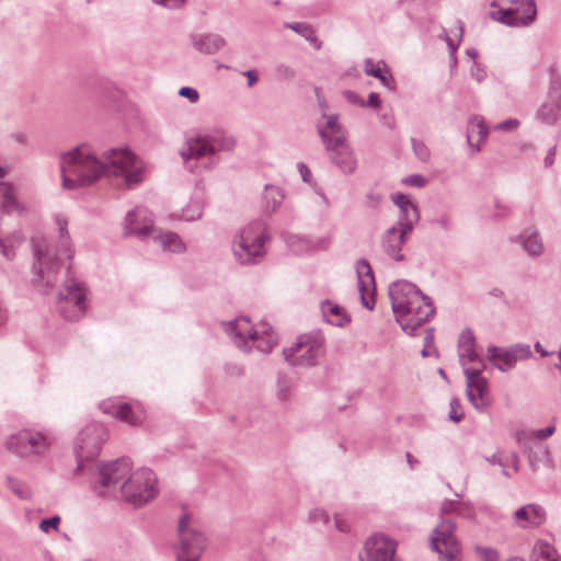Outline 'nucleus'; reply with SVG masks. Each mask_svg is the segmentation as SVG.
<instances>
[{"label":"nucleus","instance_id":"25","mask_svg":"<svg viewBox=\"0 0 561 561\" xmlns=\"http://www.w3.org/2000/svg\"><path fill=\"white\" fill-rule=\"evenodd\" d=\"M320 310L323 320L331 325L345 328L351 323V314L337 302L327 299L321 301Z\"/></svg>","mask_w":561,"mask_h":561},{"label":"nucleus","instance_id":"61","mask_svg":"<svg viewBox=\"0 0 561 561\" xmlns=\"http://www.w3.org/2000/svg\"><path fill=\"white\" fill-rule=\"evenodd\" d=\"M529 256L537 257L542 254V248H526Z\"/></svg>","mask_w":561,"mask_h":561},{"label":"nucleus","instance_id":"17","mask_svg":"<svg viewBox=\"0 0 561 561\" xmlns=\"http://www.w3.org/2000/svg\"><path fill=\"white\" fill-rule=\"evenodd\" d=\"M234 146V140L231 137L217 135L213 137H195L190 138L185 147L181 149L180 156L184 161L192 158H202L213 154L217 151L231 150Z\"/></svg>","mask_w":561,"mask_h":561},{"label":"nucleus","instance_id":"24","mask_svg":"<svg viewBox=\"0 0 561 561\" xmlns=\"http://www.w3.org/2000/svg\"><path fill=\"white\" fill-rule=\"evenodd\" d=\"M458 355L460 364L466 370V367L479 366L484 364L474 347V336L471 331H463L459 336Z\"/></svg>","mask_w":561,"mask_h":561},{"label":"nucleus","instance_id":"3","mask_svg":"<svg viewBox=\"0 0 561 561\" xmlns=\"http://www.w3.org/2000/svg\"><path fill=\"white\" fill-rule=\"evenodd\" d=\"M72 248H34L32 264V285L41 294L53 290L65 274L72 275Z\"/></svg>","mask_w":561,"mask_h":561},{"label":"nucleus","instance_id":"35","mask_svg":"<svg viewBox=\"0 0 561 561\" xmlns=\"http://www.w3.org/2000/svg\"><path fill=\"white\" fill-rule=\"evenodd\" d=\"M225 44V41L215 35L204 37L199 43V49L205 53H215L220 49Z\"/></svg>","mask_w":561,"mask_h":561},{"label":"nucleus","instance_id":"64","mask_svg":"<svg viewBox=\"0 0 561 561\" xmlns=\"http://www.w3.org/2000/svg\"><path fill=\"white\" fill-rule=\"evenodd\" d=\"M434 341V335L432 333V331H427L426 332V335L424 337V343H425V346H430Z\"/></svg>","mask_w":561,"mask_h":561},{"label":"nucleus","instance_id":"22","mask_svg":"<svg viewBox=\"0 0 561 561\" xmlns=\"http://www.w3.org/2000/svg\"><path fill=\"white\" fill-rule=\"evenodd\" d=\"M392 202L401 209L403 221L390 229V233H398V241H404V237L412 230V226L419 220V210L415 204L403 194H393Z\"/></svg>","mask_w":561,"mask_h":561},{"label":"nucleus","instance_id":"56","mask_svg":"<svg viewBox=\"0 0 561 561\" xmlns=\"http://www.w3.org/2000/svg\"><path fill=\"white\" fill-rule=\"evenodd\" d=\"M248 79V85L252 87L257 81V73L254 70H248L244 72Z\"/></svg>","mask_w":561,"mask_h":561},{"label":"nucleus","instance_id":"53","mask_svg":"<svg viewBox=\"0 0 561 561\" xmlns=\"http://www.w3.org/2000/svg\"><path fill=\"white\" fill-rule=\"evenodd\" d=\"M153 2L165 8L175 9L181 7L185 0H153Z\"/></svg>","mask_w":561,"mask_h":561},{"label":"nucleus","instance_id":"37","mask_svg":"<svg viewBox=\"0 0 561 561\" xmlns=\"http://www.w3.org/2000/svg\"><path fill=\"white\" fill-rule=\"evenodd\" d=\"M525 454L527 455L528 462L533 471H537L539 469L542 458L547 455L546 450L540 446H536V448L533 447L525 451Z\"/></svg>","mask_w":561,"mask_h":561},{"label":"nucleus","instance_id":"49","mask_svg":"<svg viewBox=\"0 0 561 561\" xmlns=\"http://www.w3.org/2000/svg\"><path fill=\"white\" fill-rule=\"evenodd\" d=\"M179 94L190 100L191 103H196L199 99L198 92L190 87H183L179 90Z\"/></svg>","mask_w":561,"mask_h":561},{"label":"nucleus","instance_id":"47","mask_svg":"<svg viewBox=\"0 0 561 561\" xmlns=\"http://www.w3.org/2000/svg\"><path fill=\"white\" fill-rule=\"evenodd\" d=\"M488 461L492 465H497L502 468V472L505 477L510 478L512 477V473L506 469V462L504 461V455L502 454H494L490 458H488Z\"/></svg>","mask_w":561,"mask_h":561},{"label":"nucleus","instance_id":"7","mask_svg":"<svg viewBox=\"0 0 561 561\" xmlns=\"http://www.w3.org/2000/svg\"><path fill=\"white\" fill-rule=\"evenodd\" d=\"M53 445L49 433L25 427L9 435L5 439V448L22 459L43 458Z\"/></svg>","mask_w":561,"mask_h":561},{"label":"nucleus","instance_id":"13","mask_svg":"<svg viewBox=\"0 0 561 561\" xmlns=\"http://www.w3.org/2000/svg\"><path fill=\"white\" fill-rule=\"evenodd\" d=\"M105 437V428L98 423L87 425L78 434L75 442L78 473H83L88 463L98 456Z\"/></svg>","mask_w":561,"mask_h":561},{"label":"nucleus","instance_id":"6","mask_svg":"<svg viewBox=\"0 0 561 561\" xmlns=\"http://www.w3.org/2000/svg\"><path fill=\"white\" fill-rule=\"evenodd\" d=\"M325 353V339L320 331L300 334L295 342L283 350L285 360L294 367L317 366Z\"/></svg>","mask_w":561,"mask_h":561},{"label":"nucleus","instance_id":"5","mask_svg":"<svg viewBox=\"0 0 561 561\" xmlns=\"http://www.w3.org/2000/svg\"><path fill=\"white\" fill-rule=\"evenodd\" d=\"M104 178L119 180L127 187L142 182L146 167L128 148H113L103 152Z\"/></svg>","mask_w":561,"mask_h":561},{"label":"nucleus","instance_id":"48","mask_svg":"<svg viewBox=\"0 0 561 561\" xmlns=\"http://www.w3.org/2000/svg\"><path fill=\"white\" fill-rule=\"evenodd\" d=\"M556 432V426L553 424L547 426L546 428L531 431V435L534 438L543 440L550 436H552Z\"/></svg>","mask_w":561,"mask_h":561},{"label":"nucleus","instance_id":"30","mask_svg":"<svg viewBox=\"0 0 561 561\" xmlns=\"http://www.w3.org/2000/svg\"><path fill=\"white\" fill-rule=\"evenodd\" d=\"M488 136V128L482 118L474 117L468 124L467 139L470 147L480 149V145Z\"/></svg>","mask_w":561,"mask_h":561},{"label":"nucleus","instance_id":"20","mask_svg":"<svg viewBox=\"0 0 561 561\" xmlns=\"http://www.w3.org/2000/svg\"><path fill=\"white\" fill-rule=\"evenodd\" d=\"M356 274L360 304L367 310H373L376 305V284L370 264L366 260L357 261Z\"/></svg>","mask_w":561,"mask_h":561},{"label":"nucleus","instance_id":"1","mask_svg":"<svg viewBox=\"0 0 561 561\" xmlns=\"http://www.w3.org/2000/svg\"><path fill=\"white\" fill-rule=\"evenodd\" d=\"M389 297L396 320L409 334H413L435 313L431 298L410 282L392 283L389 287Z\"/></svg>","mask_w":561,"mask_h":561},{"label":"nucleus","instance_id":"59","mask_svg":"<svg viewBox=\"0 0 561 561\" xmlns=\"http://www.w3.org/2000/svg\"><path fill=\"white\" fill-rule=\"evenodd\" d=\"M58 224H59L61 242H67L68 239L66 237L68 234V231H67V228H66V221L59 220Z\"/></svg>","mask_w":561,"mask_h":561},{"label":"nucleus","instance_id":"36","mask_svg":"<svg viewBox=\"0 0 561 561\" xmlns=\"http://www.w3.org/2000/svg\"><path fill=\"white\" fill-rule=\"evenodd\" d=\"M266 207L271 210H275L276 207L283 201V194L277 187L268 186L265 188Z\"/></svg>","mask_w":561,"mask_h":561},{"label":"nucleus","instance_id":"40","mask_svg":"<svg viewBox=\"0 0 561 561\" xmlns=\"http://www.w3.org/2000/svg\"><path fill=\"white\" fill-rule=\"evenodd\" d=\"M308 518H309V522L314 525H320V524L328 525L330 522L329 514L323 508H319V507L312 508L309 512Z\"/></svg>","mask_w":561,"mask_h":561},{"label":"nucleus","instance_id":"15","mask_svg":"<svg viewBox=\"0 0 561 561\" xmlns=\"http://www.w3.org/2000/svg\"><path fill=\"white\" fill-rule=\"evenodd\" d=\"M180 550L178 561H199L206 547L205 536L191 524L188 516H183L179 522Z\"/></svg>","mask_w":561,"mask_h":561},{"label":"nucleus","instance_id":"26","mask_svg":"<svg viewBox=\"0 0 561 561\" xmlns=\"http://www.w3.org/2000/svg\"><path fill=\"white\" fill-rule=\"evenodd\" d=\"M270 241V232L265 226L261 222H253L242 230L239 245H264Z\"/></svg>","mask_w":561,"mask_h":561},{"label":"nucleus","instance_id":"46","mask_svg":"<svg viewBox=\"0 0 561 561\" xmlns=\"http://www.w3.org/2000/svg\"><path fill=\"white\" fill-rule=\"evenodd\" d=\"M476 550L482 561H497L499 560L497 552L492 548L477 547Z\"/></svg>","mask_w":561,"mask_h":561},{"label":"nucleus","instance_id":"14","mask_svg":"<svg viewBox=\"0 0 561 561\" xmlns=\"http://www.w3.org/2000/svg\"><path fill=\"white\" fill-rule=\"evenodd\" d=\"M485 368L484 364L479 366L466 367V392L469 402L478 412H485L491 405V394L489 380L482 376Z\"/></svg>","mask_w":561,"mask_h":561},{"label":"nucleus","instance_id":"51","mask_svg":"<svg viewBox=\"0 0 561 561\" xmlns=\"http://www.w3.org/2000/svg\"><path fill=\"white\" fill-rule=\"evenodd\" d=\"M334 525L339 531L345 533L350 529L347 519L342 514L334 515Z\"/></svg>","mask_w":561,"mask_h":561},{"label":"nucleus","instance_id":"38","mask_svg":"<svg viewBox=\"0 0 561 561\" xmlns=\"http://www.w3.org/2000/svg\"><path fill=\"white\" fill-rule=\"evenodd\" d=\"M515 439L519 447L525 451L533 448L534 444V435H531V431L519 430L515 433Z\"/></svg>","mask_w":561,"mask_h":561},{"label":"nucleus","instance_id":"12","mask_svg":"<svg viewBox=\"0 0 561 561\" xmlns=\"http://www.w3.org/2000/svg\"><path fill=\"white\" fill-rule=\"evenodd\" d=\"M320 134L327 144L328 150L332 152V160L345 172H352L356 167V161L345 142L341 126L336 117L329 116L325 127L320 129Z\"/></svg>","mask_w":561,"mask_h":561},{"label":"nucleus","instance_id":"28","mask_svg":"<svg viewBox=\"0 0 561 561\" xmlns=\"http://www.w3.org/2000/svg\"><path fill=\"white\" fill-rule=\"evenodd\" d=\"M440 511L443 514L453 513L466 519L476 518V511L473 505L466 501L446 500L442 503Z\"/></svg>","mask_w":561,"mask_h":561},{"label":"nucleus","instance_id":"58","mask_svg":"<svg viewBox=\"0 0 561 561\" xmlns=\"http://www.w3.org/2000/svg\"><path fill=\"white\" fill-rule=\"evenodd\" d=\"M539 241L540 240H539L538 233L534 232L523 242H524V245H534V244L538 243Z\"/></svg>","mask_w":561,"mask_h":561},{"label":"nucleus","instance_id":"11","mask_svg":"<svg viewBox=\"0 0 561 561\" xmlns=\"http://www.w3.org/2000/svg\"><path fill=\"white\" fill-rule=\"evenodd\" d=\"M57 308L68 321H77L83 317L88 308L87 289L73 274L67 277L58 295Z\"/></svg>","mask_w":561,"mask_h":561},{"label":"nucleus","instance_id":"63","mask_svg":"<svg viewBox=\"0 0 561 561\" xmlns=\"http://www.w3.org/2000/svg\"><path fill=\"white\" fill-rule=\"evenodd\" d=\"M407 460L410 469H414L419 465V460L415 459L410 453H407Z\"/></svg>","mask_w":561,"mask_h":561},{"label":"nucleus","instance_id":"19","mask_svg":"<svg viewBox=\"0 0 561 561\" xmlns=\"http://www.w3.org/2000/svg\"><path fill=\"white\" fill-rule=\"evenodd\" d=\"M486 356L499 370L508 371L515 367L518 360L530 357L531 351L527 344H517L507 348L490 346Z\"/></svg>","mask_w":561,"mask_h":561},{"label":"nucleus","instance_id":"44","mask_svg":"<svg viewBox=\"0 0 561 561\" xmlns=\"http://www.w3.org/2000/svg\"><path fill=\"white\" fill-rule=\"evenodd\" d=\"M504 461L506 462V469L511 473H516L519 471V457L517 453L512 451L507 455H504Z\"/></svg>","mask_w":561,"mask_h":561},{"label":"nucleus","instance_id":"33","mask_svg":"<svg viewBox=\"0 0 561 561\" xmlns=\"http://www.w3.org/2000/svg\"><path fill=\"white\" fill-rule=\"evenodd\" d=\"M364 71L368 76L378 78L383 83V85L390 87L391 77L387 76L388 70L385 62H374L373 60L367 59L364 64Z\"/></svg>","mask_w":561,"mask_h":561},{"label":"nucleus","instance_id":"54","mask_svg":"<svg viewBox=\"0 0 561 561\" xmlns=\"http://www.w3.org/2000/svg\"><path fill=\"white\" fill-rule=\"evenodd\" d=\"M344 96L352 104H357L360 106L366 105L365 102L356 93H354L352 91H345Z\"/></svg>","mask_w":561,"mask_h":561},{"label":"nucleus","instance_id":"57","mask_svg":"<svg viewBox=\"0 0 561 561\" xmlns=\"http://www.w3.org/2000/svg\"><path fill=\"white\" fill-rule=\"evenodd\" d=\"M299 172H300V174L302 176V180L305 182H309L310 176H311V172H310V170L305 164H300L299 165Z\"/></svg>","mask_w":561,"mask_h":561},{"label":"nucleus","instance_id":"42","mask_svg":"<svg viewBox=\"0 0 561 561\" xmlns=\"http://www.w3.org/2000/svg\"><path fill=\"white\" fill-rule=\"evenodd\" d=\"M463 417L461 404L457 398H453L449 402L448 419L455 423H458Z\"/></svg>","mask_w":561,"mask_h":561},{"label":"nucleus","instance_id":"31","mask_svg":"<svg viewBox=\"0 0 561 561\" xmlns=\"http://www.w3.org/2000/svg\"><path fill=\"white\" fill-rule=\"evenodd\" d=\"M7 486L15 496L22 501H30L33 497L32 486L21 479L8 477Z\"/></svg>","mask_w":561,"mask_h":561},{"label":"nucleus","instance_id":"18","mask_svg":"<svg viewBox=\"0 0 561 561\" xmlns=\"http://www.w3.org/2000/svg\"><path fill=\"white\" fill-rule=\"evenodd\" d=\"M396 550L397 542L392 538L374 534L365 541L360 561H401L396 556Z\"/></svg>","mask_w":561,"mask_h":561},{"label":"nucleus","instance_id":"9","mask_svg":"<svg viewBox=\"0 0 561 561\" xmlns=\"http://www.w3.org/2000/svg\"><path fill=\"white\" fill-rule=\"evenodd\" d=\"M127 458L116 459L98 467V474L92 481V490L101 497L113 499L121 494V485L127 480L131 470Z\"/></svg>","mask_w":561,"mask_h":561},{"label":"nucleus","instance_id":"62","mask_svg":"<svg viewBox=\"0 0 561 561\" xmlns=\"http://www.w3.org/2000/svg\"><path fill=\"white\" fill-rule=\"evenodd\" d=\"M387 241L389 243H404L407 240L404 239V241H398V233L391 234L389 229L387 232Z\"/></svg>","mask_w":561,"mask_h":561},{"label":"nucleus","instance_id":"4","mask_svg":"<svg viewBox=\"0 0 561 561\" xmlns=\"http://www.w3.org/2000/svg\"><path fill=\"white\" fill-rule=\"evenodd\" d=\"M233 344L243 352L253 348L262 354L270 353L278 343L277 334L265 322L253 324L248 317H238L225 325Z\"/></svg>","mask_w":561,"mask_h":561},{"label":"nucleus","instance_id":"27","mask_svg":"<svg viewBox=\"0 0 561 561\" xmlns=\"http://www.w3.org/2000/svg\"><path fill=\"white\" fill-rule=\"evenodd\" d=\"M515 522L522 527L540 525L545 519V511L536 504H527L514 513Z\"/></svg>","mask_w":561,"mask_h":561},{"label":"nucleus","instance_id":"23","mask_svg":"<svg viewBox=\"0 0 561 561\" xmlns=\"http://www.w3.org/2000/svg\"><path fill=\"white\" fill-rule=\"evenodd\" d=\"M126 234L138 237L146 236L152 231V218L150 211L145 207H136L130 210L124 221Z\"/></svg>","mask_w":561,"mask_h":561},{"label":"nucleus","instance_id":"16","mask_svg":"<svg viewBox=\"0 0 561 561\" xmlns=\"http://www.w3.org/2000/svg\"><path fill=\"white\" fill-rule=\"evenodd\" d=\"M455 524L443 519L431 536V546L439 554L440 561H460V546L454 534Z\"/></svg>","mask_w":561,"mask_h":561},{"label":"nucleus","instance_id":"45","mask_svg":"<svg viewBox=\"0 0 561 561\" xmlns=\"http://www.w3.org/2000/svg\"><path fill=\"white\" fill-rule=\"evenodd\" d=\"M402 250L403 248H385V255L389 261L399 263L407 257Z\"/></svg>","mask_w":561,"mask_h":561},{"label":"nucleus","instance_id":"10","mask_svg":"<svg viewBox=\"0 0 561 561\" xmlns=\"http://www.w3.org/2000/svg\"><path fill=\"white\" fill-rule=\"evenodd\" d=\"M537 14L534 0H493L489 16L508 26L530 24Z\"/></svg>","mask_w":561,"mask_h":561},{"label":"nucleus","instance_id":"43","mask_svg":"<svg viewBox=\"0 0 561 561\" xmlns=\"http://www.w3.org/2000/svg\"><path fill=\"white\" fill-rule=\"evenodd\" d=\"M156 240L160 242L161 245H174L181 242L179 236L170 231L159 232Z\"/></svg>","mask_w":561,"mask_h":561},{"label":"nucleus","instance_id":"39","mask_svg":"<svg viewBox=\"0 0 561 561\" xmlns=\"http://www.w3.org/2000/svg\"><path fill=\"white\" fill-rule=\"evenodd\" d=\"M559 110H560V103L557 102V103H553L552 105H547L545 104L540 112H539V115L540 117L547 122V123H551V122H554L558 117V114H559Z\"/></svg>","mask_w":561,"mask_h":561},{"label":"nucleus","instance_id":"34","mask_svg":"<svg viewBox=\"0 0 561 561\" xmlns=\"http://www.w3.org/2000/svg\"><path fill=\"white\" fill-rule=\"evenodd\" d=\"M0 197H1L2 207L5 210L11 211V210L19 209L13 191L5 183H0Z\"/></svg>","mask_w":561,"mask_h":561},{"label":"nucleus","instance_id":"32","mask_svg":"<svg viewBox=\"0 0 561 561\" xmlns=\"http://www.w3.org/2000/svg\"><path fill=\"white\" fill-rule=\"evenodd\" d=\"M534 561H561L553 546L546 541H538L533 549Z\"/></svg>","mask_w":561,"mask_h":561},{"label":"nucleus","instance_id":"21","mask_svg":"<svg viewBox=\"0 0 561 561\" xmlns=\"http://www.w3.org/2000/svg\"><path fill=\"white\" fill-rule=\"evenodd\" d=\"M100 409L104 414L112 415L130 425L140 424L145 419L144 412L138 405H131L118 398L102 401Z\"/></svg>","mask_w":561,"mask_h":561},{"label":"nucleus","instance_id":"52","mask_svg":"<svg viewBox=\"0 0 561 561\" xmlns=\"http://www.w3.org/2000/svg\"><path fill=\"white\" fill-rule=\"evenodd\" d=\"M407 185L416 186V187H423L426 184L425 179H423L421 175L414 174L405 178L402 181Z\"/></svg>","mask_w":561,"mask_h":561},{"label":"nucleus","instance_id":"60","mask_svg":"<svg viewBox=\"0 0 561 561\" xmlns=\"http://www.w3.org/2000/svg\"><path fill=\"white\" fill-rule=\"evenodd\" d=\"M368 105L373 107H378L380 105V100L377 93L369 94Z\"/></svg>","mask_w":561,"mask_h":561},{"label":"nucleus","instance_id":"41","mask_svg":"<svg viewBox=\"0 0 561 561\" xmlns=\"http://www.w3.org/2000/svg\"><path fill=\"white\" fill-rule=\"evenodd\" d=\"M61 518L58 515H55L49 518H45L39 523V529L44 534H49L50 531H58Z\"/></svg>","mask_w":561,"mask_h":561},{"label":"nucleus","instance_id":"29","mask_svg":"<svg viewBox=\"0 0 561 561\" xmlns=\"http://www.w3.org/2000/svg\"><path fill=\"white\" fill-rule=\"evenodd\" d=\"M233 259L241 265L257 264L266 255L265 248H233Z\"/></svg>","mask_w":561,"mask_h":561},{"label":"nucleus","instance_id":"55","mask_svg":"<svg viewBox=\"0 0 561 561\" xmlns=\"http://www.w3.org/2000/svg\"><path fill=\"white\" fill-rule=\"evenodd\" d=\"M519 125V122L517 119H508L506 122H503L499 124L497 128L500 129H515Z\"/></svg>","mask_w":561,"mask_h":561},{"label":"nucleus","instance_id":"2","mask_svg":"<svg viewBox=\"0 0 561 561\" xmlns=\"http://www.w3.org/2000/svg\"><path fill=\"white\" fill-rule=\"evenodd\" d=\"M62 185L73 190L90 186L104 178L103 153L99 157L87 145L77 146L61 156Z\"/></svg>","mask_w":561,"mask_h":561},{"label":"nucleus","instance_id":"8","mask_svg":"<svg viewBox=\"0 0 561 561\" xmlns=\"http://www.w3.org/2000/svg\"><path fill=\"white\" fill-rule=\"evenodd\" d=\"M158 480L148 468L130 470L127 480L121 485L122 499L138 507L152 501L158 494Z\"/></svg>","mask_w":561,"mask_h":561},{"label":"nucleus","instance_id":"50","mask_svg":"<svg viewBox=\"0 0 561 561\" xmlns=\"http://www.w3.org/2000/svg\"><path fill=\"white\" fill-rule=\"evenodd\" d=\"M413 149L417 157L422 160H427L430 157V150L428 148L423 144L419 141H413Z\"/></svg>","mask_w":561,"mask_h":561}]
</instances>
